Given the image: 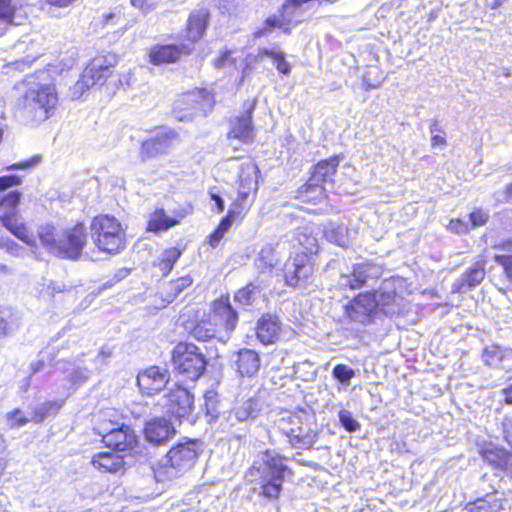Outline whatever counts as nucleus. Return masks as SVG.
<instances>
[{"instance_id":"nucleus-12","label":"nucleus","mask_w":512,"mask_h":512,"mask_svg":"<svg viewBox=\"0 0 512 512\" xmlns=\"http://www.w3.org/2000/svg\"><path fill=\"white\" fill-rule=\"evenodd\" d=\"M181 326L194 339L207 342L215 337L218 330L209 313L199 308L188 309L180 315Z\"/></svg>"},{"instance_id":"nucleus-7","label":"nucleus","mask_w":512,"mask_h":512,"mask_svg":"<svg viewBox=\"0 0 512 512\" xmlns=\"http://www.w3.org/2000/svg\"><path fill=\"white\" fill-rule=\"evenodd\" d=\"M280 432L294 449L309 450L318 441L319 430L314 416L305 413H293L281 420Z\"/></svg>"},{"instance_id":"nucleus-11","label":"nucleus","mask_w":512,"mask_h":512,"mask_svg":"<svg viewBox=\"0 0 512 512\" xmlns=\"http://www.w3.org/2000/svg\"><path fill=\"white\" fill-rule=\"evenodd\" d=\"M118 56L113 52H106L95 56L85 67L80 81L87 88L104 86L107 81L115 76V67Z\"/></svg>"},{"instance_id":"nucleus-10","label":"nucleus","mask_w":512,"mask_h":512,"mask_svg":"<svg viewBox=\"0 0 512 512\" xmlns=\"http://www.w3.org/2000/svg\"><path fill=\"white\" fill-rule=\"evenodd\" d=\"M237 182V196L230 204L227 212L243 221L257 198L259 181L255 172L241 170Z\"/></svg>"},{"instance_id":"nucleus-43","label":"nucleus","mask_w":512,"mask_h":512,"mask_svg":"<svg viewBox=\"0 0 512 512\" xmlns=\"http://www.w3.org/2000/svg\"><path fill=\"white\" fill-rule=\"evenodd\" d=\"M0 249L15 257H18L23 250L20 244L7 236H0Z\"/></svg>"},{"instance_id":"nucleus-32","label":"nucleus","mask_w":512,"mask_h":512,"mask_svg":"<svg viewBox=\"0 0 512 512\" xmlns=\"http://www.w3.org/2000/svg\"><path fill=\"white\" fill-rule=\"evenodd\" d=\"M260 368V357L251 349H241L236 360V370L241 376L251 377Z\"/></svg>"},{"instance_id":"nucleus-9","label":"nucleus","mask_w":512,"mask_h":512,"mask_svg":"<svg viewBox=\"0 0 512 512\" xmlns=\"http://www.w3.org/2000/svg\"><path fill=\"white\" fill-rule=\"evenodd\" d=\"M59 102L54 84H40L29 88L23 95V110L29 118L35 121H45L50 118Z\"/></svg>"},{"instance_id":"nucleus-42","label":"nucleus","mask_w":512,"mask_h":512,"mask_svg":"<svg viewBox=\"0 0 512 512\" xmlns=\"http://www.w3.org/2000/svg\"><path fill=\"white\" fill-rule=\"evenodd\" d=\"M130 5L143 15H147L156 10L160 0H129Z\"/></svg>"},{"instance_id":"nucleus-13","label":"nucleus","mask_w":512,"mask_h":512,"mask_svg":"<svg viewBox=\"0 0 512 512\" xmlns=\"http://www.w3.org/2000/svg\"><path fill=\"white\" fill-rule=\"evenodd\" d=\"M377 294V290H369L355 295L353 299L345 305L346 316L350 320L363 325L372 323L379 309Z\"/></svg>"},{"instance_id":"nucleus-4","label":"nucleus","mask_w":512,"mask_h":512,"mask_svg":"<svg viewBox=\"0 0 512 512\" xmlns=\"http://www.w3.org/2000/svg\"><path fill=\"white\" fill-rule=\"evenodd\" d=\"M90 234L95 247L104 254H119L127 246L126 230L121 221L108 213L92 218Z\"/></svg>"},{"instance_id":"nucleus-36","label":"nucleus","mask_w":512,"mask_h":512,"mask_svg":"<svg viewBox=\"0 0 512 512\" xmlns=\"http://www.w3.org/2000/svg\"><path fill=\"white\" fill-rule=\"evenodd\" d=\"M235 222L241 223L242 220L226 212L213 231L207 236L208 245L212 248H216Z\"/></svg>"},{"instance_id":"nucleus-8","label":"nucleus","mask_w":512,"mask_h":512,"mask_svg":"<svg viewBox=\"0 0 512 512\" xmlns=\"http://www.w3.org/2000/svg\"><path fill=\"white\" fill-rule=\"evenodd\" d=\"M293 471L286 464V457L276 454L263 460V471L260 476V495L267 500H277L282 494L286 477Z\"/></svg>"},{"instance_id":"nucleus-39","label":"nucleus","mask_w":512,"mask_h":512,"mask_svg":"<svg viewBox=\"0 0 512 512\" xmlns=\"http://www.w3.org/2000/svg\"><path fill=\"white\" fill-rule=\"evenodd\" d=\"M490 219L489 212L482 207H475L468 213V223L471 229L485 226Z\"/></svg>"},{"instance_id":"nucleus-16","label":"nucleus","mask_w":512,"mask_h":512,"mask_svg":"<svg viewBox=\"0 0 512 512\" xmlns=\"http://www.w3.org/2000/svg\"><path fill=\"white\" fill-rule=\"evenodd\" d=\"M101 443L108 449L123 456H133L139 448V439L135 430L128 424L107 432Z\"/></svg>"},{"instance_id":"nucleus-50","label":"nucleus","mask_w":512,"mask_h":512,"mask_svg":"<svg viewBox=\"0 0 512 512\" xmlns=\"http://www.w3.org/2000/svg\"><path fill=\"white\" fill-rule=\"evenodd\" d=\"M254 292V286L250 283L246 285L245 287L237 290V292L234 295V299L237 302H243L248 304L252 299V294Z\"/></svg>"},{"instance_id":"nucleus-62","label":"nucleus","mask_w":512,"mask_h":512,"mask_svg":"<svg viewBox=\"0 0 512 512\" xmlns=\"http://www.w3.org/2000/svg\"><path fill=\"white\" fill-rule=\"evenodd\" d=\"M6 322L4 319L0 318V333H5Z\"/></svg>"},{"instance_id":"nucleus-47","label":"nucleus","mask_w":512,"mask_h":512,"mask_svg":"<svg viewBox=\"0 0 512 512\" xmlns=\"http://www.w3.org/2000/svg\"><path fill=\"white\" fill-rule=\"evenodd\" d=\"M7 420L10 423V427L18 428L26 425L30 420L23 415V412L19 408H15L6 415Z\"/></svg>"},{"instance_id":"nucleus-56","label":"nucleus","mask_w":512,"mask_h":512,"mask_svg":"<svg viewBox=\"0 0 512 512\" xmlns=\"http://www.w3.org/2000/svg\"><path fill=\"white\" fill-rule=\"evenodd\" d=\"M501 394L503 395V403L512 405V384L502 389Z\"/></svg>"},{"instance_id":"nucleus-35","label":"nucleus","mask_w":512,"mask_h":512,"mask_svg":"<svg viewBox=\"0 0 512 512\" xmlns=\"http://www.w3.org/2000/svg\"><path fill=\"white\" fill-rule=\"evenodd\" d=\"M124 424L117 419V412L114 409H107L99 414L93 431L101 440L107 435L104 431L109 432Z\"/></svg>"},{"instance_id":"nucleus-54","label":"nucleus","mask_w":512,"mask_h":512,"mask_svg":"<svg viewBox=\"0 0 512 512\" xmlns=\"http://www.w3.org/2000/svg\"><path fill=\"white\" fill-rule=\"evenodd\" d=\"M37 162V160L34 159H28V160H22L16 163H13L7 167L8 170H14V169H25L29 168L32 165H34Z\"/></svg>"},{"instance_id":"nucleus-27","label":"nucleus","mask_w":512,"mask_h":512,"mask_svg":"<svg viewBox=\"0 0 512 512\" xmlns=\"http://www.w3.org/2000/svg\"><path fill=\"white\" fill-rule=\"evenodd\" d=\"M342 159L343 156L337 154L319 160L311 167L308 179L325 187L327 184L333 185Z\"/></svg>"},{"instance_id":"nucleus-25","label":"nucleus","mask_w":512,"mask_h":512,"mask_svg":"<svg viewBox=\"0 0 512 512\" xmlns=\"http://www.w3.org/2000/svg\"><path fill=\"white\" fill-rule=\"evenodd\" d=\"M254 109L255 104H250L244 113L230 119L227 132L228 139H237L242 143H250L254 140Z\"/></svg>"},{"instance_id":"nucleus-14","label":"nucleus","mask_w":512,"mask_h":512,"mask_svg":"<svg viewBox=\"0 0 512 512\" xmlns=\"http://www.w3.org/2000/svg\"><path fill=\"white\" fill-rule=\"evenodd\" d=\"M179 141V133L168 126H160L156 133L141 142L139 156L146 161L168 153L175 142Z\"/></svg>"},{"instance_id":"nucleus-21","label":"nucleus","mask_w":512,"mask_h":512,"mask_svg":"<svg viewBox=\"0 0 512 512\" xmlns=\"http://www.w3.org/2000/svg\"><path fill=\"white\" fill-rule=\"evenodd\" d=\"M210 307L209 315L218 332H232L238 323V313L231 305L229 295H220L211 302Z\"/></svg>"},{"instance_id":"nucleus-63","label":"nucleus","mask_w":512,"mask_h":512,"mask_svg":"<svg viewBox=\"0 0 512 512\" xmlns=\"http://www.w3.org/2000/svg\"><path fill=\"white\" fill-rule=\"evenodd\" d=\"M436 126H437V123H436V121H434V122L432 123L431 128H430L431 132H434L435 130H439Z\"/></svg>"},{"instance_id":"nucleus-46","label":"nucleus","mask_w":512,"mask_h":512,"mask_svg":"<svg viewBox=\"0 0 512 512\" xmlns=\"http://www.w3.org/2000/svg\"><path fill=\"white\" fill-rule=\"evenodd\" d=\"M465 510L468 512H492V506L486 496L467 503Z\"/></svg>"},{"instance_id":"nucleus-6","label":"nucleus","mask_w":512,"mask_h":512,"mask_svg":"<svg viewBox=\"0 0 512 512\" xmlns=\"http://www.w3.org/2000/svg\"><path fill=\"white\" fill-rule=\"evenodd\" d=\"M173 371L183 381L195 382L207 368V359L202 350L192 342L179 341L170 353Z\"/></svg>"},{"instance_id":"nucleus-3","label":"nucleus","mask_w":512,"mask_h":512,"mask_svg":"<svg viewBox=\"0 0 512 512\" xmlns=\"http://www.w3.org/2000/svg\"><path fill=\"white\" fill-rule=\"evenodd\" d=\"M200 445L199 439L187 437L174 444L165 454V463L155 470L156 480H171L190 470L200 455Z\"/></svg>"},{"instance_id":"nucleus-61","label":"nucleus","mask_w":512,"mask_h":512,"mask_svg":"<svg viewBox=\"0 0 512 512\" xmlns=\"http://www.w3.org/2000/svg\"><path fill=\"white\" fill-rule=\"evenodd\" d=\"M43 365H44V363L42 361H38V362L34 363L31 366L32 373L38 372L43 367Z\"/></svg>"},{"instance_id":"nucleus-1","label":"nucleus","mask_w":512,"mask_h":512,"mask_svg":"<svg viewBox=\"0 0 512 512\" xmlns=\"http://www.w3.org/2000/svg\"><path fill=\"white\" fill-rule=\"evenodd\" d=\"M41 246L50 254L66 260H78L88 243V232L83 221L57 233L51 223L41 224L37 229Z\"/></svg>"},{"instance_id":"nucleus-34","label":"nucleus","mask_w":512,"mask_h":512,"mask_svg":"<svg viewBox=\"0 0 512 512\" xmlns=\"http://www.w3.org/2000/svg\"><path fill=\"white\" fill-rule=\"evenodd\" d=\"M19 7L15 0H0V38L16 26Z\"/></svg>"},{"instance_id":"nucleus-44","label":"nucleus","mask_w":512,"mask_h":512,"mask_svg":"<svg viewBox=\"0 0 512 512\" xmlns=\"http://www.w3.org/2000/svg\"><path fill=\"white\" fill-rule=\"evenodd\" d=\"M290 25L289 19L283 17L282 11L279 10V15H273L265 19L264 30L270 31L272 28H285Z\"/></svg>"},{"instance_id":"nucleus-28","label":"nucleus","mask_w":512,"mask_h":512,"mask_svg":"<svg viewBox=\"0 0 512 512\" xmlns=\"http://www.w3.org/2000/svg\"><path fill=\"white\" fill-rule=\"evenodd\" d=\"M125 456L110 451H102L91 458V466L100 474H118L126 470Z\"/></svg>"},{"instance_id":"nucleus-58","label":"nucleus","mask_w":512,"mask_h":512,"mask_svg":"<svg viewBox=\"0 0 512 512\" xmlns=\"http://www.w3.org/2000/svg\"><path fill=\"white\" fill-rule=\"evenodd\" d=\"M231 52L226 50L224 51L218 58L214 60V66L220 68L224 65L227 58L230 56Z\"/></svg>"},{"instance_id":"nucleus-26","label":"nucleus","mask_w":512,"mask_h":512,"mask_svg":"<svg viewBox=\"0 0 512 512\" xmlns=\"http://www.w3.org/2000/svg\"><path fill=\"white\" fill-rule=\"evenodd\" d=\"M185 210H177L173 215H168L163 207H156L150 214L146 223L145 230L150 233H160L167 231L172 227L179 225L186 217Z\"/></svg>"},{"instance_id":"nucleus-41","label":"nucleus","mask_w":512,"mask_h":512,"mask_svg":"<svg viewBox=\"0 0 512 512\" xmlns=\"http://www.w3.org/2000/svg\"><path fill=\"white\" fill-rule=\"evenodd\" d=\"M446 228L448 231L456 235H466L472 231L471 225L460 217L451 218Z\"/></svg>"},{"instance_id":"nucleus-57","label":"nucleus","mask_w":512,"mask_h":512,"mask_svg":"<svg viewBox=\"0 0 512 512\" xmlns=\"http://www.w3.org/2000/svg\"><path fill=\"white\" fill-rule=\"evenodd\" d=\"M447 141L444 135L435 134L431 136V145L432 146H444Z\"/></svg>"},{"instance_id":"nucleus-23","label":"nucleus","mask_w":512,"mask_h":512,"mask_svg":"<svg viewBox=\"0 0 512 512\" xmlns=\"http://www.w3.org/2000/svg\"><path fill=\"white\" fill-rule=\"evenodd\" d=\"M487 258L484 255L478 256L473 264L452 284L453 293H464L479 286L487 274Z\"/></svg>"},{"instance_id":"nucleus-48","label":"nucleus","mask_w":512,"mask_h":512,"mask_svg":"<svg viewBox=\"0 0 512 512\" xmlns=\"http://www.w3.org/2000/svg\"><path fill=\"white\" fill-rule=\"evenodd\" d=\"M339 420L341 425L348 432H356L361 428L360 423L356 419H354L351 413L349 412H340Z\"/></svg>"},{"instance_id":"nucleus-15","label":"nucleus","mask_w":512,"mask_h":512,"mask_svg":"<svg viewBox=\"0 0 512 512\" xmlns=\"http://www.w3.org/2000/svg\"><path fill=\"white\" fill-rule=\"evenodd\" d=\"M314 260L310 252L300 251L291 255L285 262L283 277L286 285L297 287L313 273Z\"/></svg>"},{"instance_id":"nucleus-64","label":"nucleus","mask_w":512,"mask_h":512,"mask_svg":"<svg viewBox=\"0 0 512 512\" xmlns=\"http://www.w3.org/2000/svg\"><path fill=\"white\" fill-rule=\"evenodd\" d=\"M113 17V14H108L105 16V19L107 20L108 18H112Z\"/></svg>"},{"instance_id":"nucleus-59","label":"nucleus","mask_w":512,"mask_h":512,"mask_svg":"<svg viewBox=\"0 0 512 512\" xmlns=\"http://www.w3.org/2000/svg\"><path fill=\"white\" fill-rule=\"evenodd\" d=\"M278 53V51H274L268 48H261L258 51V55L261 57H268L270 59H274L275 55Z\"/></svg>"},{"instance_id":"nucleus-20","label":"nucleus","mask_w":512,"mask_h":512,"mask_svg":"<svg viewBox=\"0 0 512 512\" xmlns=\"http://www.w3.org/2000/svg\"><path fill=\"white\" fill-rule=\"evenodd\" d=\"M167 411L169 415L179 422L188 420L194 410V396L182 385H175L166 395Z\"/></svg>"},{"instance_id":"nucleus-49","label":"nucleus","mask_w":512,"mask_h":512,"mask_svg":"<svg viewBox=\"0 0 512 512\" xmlns=\"http://www.w3.org/2000/svg\"><path fill=\"white\" fill-rule=\"evenodd\" d=\"M273 62L276 66V69L280 74L288 75L291 72V65L286 61L285 53L282 51H278L275 55Z\"/></svg>"},{"instance_id":"nucleus-22","label":"nucleus","mask_w":512,"mask_h":512,"mask_svg":"<svg viewBox=\"0 0 512 512\" xmlns=\"http://www.w3.org/2000/svg\"><path fill=\"white\" fill-rule=\"evenodd\" d=\"M211 20V13L207 7H198L190 11L184 25V41L194 48V45L201 41L208 30Z\"/></svg>"},{"instance_id":"nucleus-37","label":"nucleus","mask_w":512,"mask_h":512,"mask_svg":"<svg viewBox=\"0 0 512 512\" xmlns=\"http://www.w3.org/2000/svg\"><path fill=\"white\" fill-rule=\"evenodd\" d=\"M507 357L508 351L499 345L486 347L482 352L483 362L490 367H501Z\"/></svg>"},{"instance_id":"nucleus-45","label":"nucleus","mask_w":512,"mask_h":512,"mask_svg":"<svg viewBox=\"0 0 512 512\" xmlns=\"http://www.w3.org/2000/svg\"><path fill=\"white\" fill-rule=\"evenodd\" d=\"M493 259L501 266L506 278L512 281V254H497Z\"/></svg>"},{"instance_id":"nucleus-60","label":"nucleus","mask_w":512,"mask_h":512,"mask_svg":"<svg viewBox=\"0 0 512 512\" xmlns=\"http://www.w3.org/2000/svg\"><path fill=\"white\" fill-rule=\"evenodd\" d=\"M503 192L505 196V201L508 203L512 202V182L505 185Z\"/></svg>"},{"instance_id":"nucleus-38","label":"nucleus","mask_w":512,"mask_h":512,"mask_svg":"<svg viewBox=\"0 0 512 512\" xmlns=\"http://www.w3.org/2000/svg\"><path fill=\"white\" fill-rule=\"evenodd\" d=\"M368 275L364 269L363 264H357L353 267L351 278L347 281L346 287L350 290L360 289L365 286Z\"/></svg>"},{"instance_id":"nucleus-53","label":"nucleus","mask_w":512,"mask_h":512,"mask_svg":"<svg viewBox=\"0 0 512 512\" xmlns=\"http://www.w3.org/2000/svg\"><path fill=\"white\" fill-rule=\"evenodd\" d=\"M76 0H42V3L54 8H66L72 5Z\"/></svg>"},{"instance_id":"nucleus-30","label":"nucleus","mask_w":512,"mask_h":512,"mask_svg":"<svg viewBox=\"0 0 512 512\" xmlns=\"http://www.w3.org/2000/svg\"><path fill=\"white\" fill-rule=\"evenodd\" d=\"M192 284L193 277L190 274H185L164 283L158 293L164 302L171 303Z\"/></svg>"},{"instance_id":"nucleus-2","label":"nucleus","mask_w":512,"mask_h":512,"mask_svg":"<svg viewBox=\"0 0 512 512\" xmlns=\"http://www.w3.org/2000/svg\"><path fill=\"white\" fill-rule=\"evenodd\" d=\"M21 183L22 177L19 175L0 176V208L5 209L0 214V225L26 245L36 247L37 238L30 231L27 223L22 221L19 212L22 193L18 190L4 193L6 189L18 186Z\"/></svg>"},{"instance_id":"nucleus-40","label":"nucleus","mask_w":512,"mask_h":512,"mask_svg":"<svg viewBox=\"0 0 512 512\" xmlns=\"http://www.w3.org/2000/svg\"><path fill=\"white\" fill-rule=\"evenodd\" d=\"M332 376L339 383L348 385L355 377V371L345 364H337L332 369Z\"/></svg>"},{"instance_id":"nucleus-24","label":"nucleus","mask_w":512,"mask_h":512,"mask_svg":"<svg viewBox=\"0 0 512 512\" xmlns=\"http://www.w3.org/2000/svg\"><path fill=\"white\" fill-rule=\"evenodd\" d=\"M172 422L164 417H154L145 423L143 434L145 439L155 445H165L176 435Z\"/></svg>"},{"instance_id":"nucleus-51","label":"nucleus","mask_w":512,"mask_h":512,"mask_svg":"<svg viewBox=\"0 0 512 512\" xmlns=\"http://www.w3.org/2000/svg\"><path fill=\"white\" fill-rule=\"evenodd\" d=\"M5 450H6V443L4 437L0 434V478L3 476L7 465L8 460L5 456Z\"/></svg>"},{"instance_id":"nucleus-5","label":"nucleus","mask_w":512,"mask_h":512,"mask_svg":"<svg viewBox=\"0 0 512 512\" xmlns=\"http://www.w3.org/2000/svg\"><path fill=\"white\" fill-rule=\"evenodd\" d=\"M216 92L209 87H193L180 93L171 113L180 122L191 121L196 116L207 117L216 106Z\"/></svg>"},{"instance_id":"nucleus-33","label":"nucleus","mask_w":512,"mask_h":512,"mask_svg":"<svg viewBox=\"0 0 512 512\" xmlns=\"http://www.w3.org/2000/svg\"><path fill=\"white\" fill-rule=\"evenodd\" d=\"M182 254L183 249L180 247L172 246L165 248L153 262V267L159 271L161 276L166 277L172 272Z\"/></svg>"},{"instance_id":"nucleus-29","label":"nucleus","mask_w":512,"mask_h":512,"mask_svg":"<svg viewBox=\"0 0 512 512\" xmlns=\"http://www.w3.org/2000/svg\"><path fill=\"white\" fill-rule=\"evenodd\" d=\"M282 324L276 314L264 313L257 321L256 337L265 346L274 344L280 337Z\"/></svg>"},{"instance_id":"nucleus-17","label":"nucleus","mask_w":512,"mask_h":512,"mask_svg":"<svg viewBox=\"0 0 512 512\" xmlns=\"http://www.w3.org/2000/svg\"><path fill=\"white\" fill-rule=\"evenodd\" d=\"M194 48L188 44L156 43L147 50V61L153 66H165L179 62L183 57L193 53Z\"/></svg>"},{"instance_id":"nucleus-52","label":"nucleus","mask_w":512,"mask_h":512,"mask_svg":"<svg viewBox=\"0 0 512 512\" xmlns=\"http://www.w3.org/2000/svg\"><path fill=\"white\" fill-rule=\"evenodd\" d=\"M51 406L52 405L50 404L49 406H43V407L36 408L32 412L31 420L36 423L42 422L47 417Z\"/></svg>"},{"instance_id":"nucleus-19","label":"nucleus","mask_w":512,"mask_h":512,"mask_svg":"<svg viewBox=\"0 0 512 512\" xmlns=\"http://www.w3.org/2000/svg\"><path fill=\"white\" fill-rule=\"evenodd\" d=\"M295 199L304 205L303 210L312 214H319L328 202V190L325 186L307 180L297 188Z\"/></svg>"},{"instance_id":"nucleus-55","label":"nucleus","mask_w":512,"mask_h":512,"mask_svg":"<svg viewBox=\"0 0 512 512\" xmlns=\"http://www.w3.org/2000/svg\"><path fill=\"white\" fill-rule=\"evenodd\" d=\"M209 195H210L211 200H213L215 203V211L217 213L223 212L225 209V204H224V200L222 199V197L216 193H209Z\"/></svg>"},{"instance_id":"nucleus-18","label":"nucleus","mask_w":512,"mask_h":512,"mask_svg":"<svg viewBox=\"0 0 512 512\" xmlns=\"http://www.w3.org/2000/svg\"><path fill=\"white\" fill-rule=\"evenodd\" d=\"M170 381L169 371L158 365H151L140 370L136 384L142 396L153 397L163 391Z\"/></svg>"},{"instance_id":"nucleus-31","label":"nucleus","mask_w":512,"mask_h":512,"mask_svg":"<svg viewBox=\"0 0 512 512\" xmlns=\"http://www.w3.org/2000/svg\"><path fill=\"white\" fill-rule=\"evenodd\" d=\"M482 459L494 468L507 469L512 465V453L502 447H484L480 450Z\"/></svg>"}]
</instances>
